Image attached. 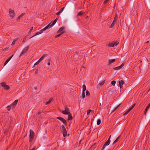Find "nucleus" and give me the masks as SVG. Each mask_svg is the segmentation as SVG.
Here are the masks:
<instances>
[{"instance_id": "f257e3e1", "label": "nucleus", "mask_w": 150, "mask_h": 150, "mask_svg": "<svg viewBox=\"0 0 150 150\" xmlns=\"http://www.w3.org/2000/svg\"><path fill=\"white\" fill-rule=\"evenodd\" d=\"M61 129L63 134L64 137H65L67 135V131L63 125L61 126Z\"/></svg>"}, {"instance_id": "f03ea898", "label": "nucleus", "mask_w": 150, "mask_h": 150, "mask_svg": "<svg viewBox=\"0 0 150 150\" xmlns=\"http://www.w3.org/2000/svg\"><path fill=\"white\" fill-rule=\"evenodd\" d=\"M62 112L63 113L66 115L69 114L70 113L69 112V109L67 106L65 107V110L62 111Z\"/></svg>"}, {"instance_id": "7ed1b4c3", "label": "nucleus", "mask_w": 150, "mask_h": 150, "mask_svg": "<svg viewBox=\"0 0 150 150\" xmlns=\"http://www.w3.org/2000/svg\"><path fill=\"white\" fill-rule=\"evenodd\" d=\"M29 46H27L26 47H25L23 50L22 52H21L20 55V57L23 54H25L28 50L29 49Z\"/></svg>"}, {"instance_id": "20e7f679", "label": "nucleus", "mask_w": 150, "mask_h": 150, "mask_svg": "<svg viewBox=\"0 0 150 150\" xmlns=\"http://www.w3.org/2000/svg\"><path fill=\"white\" fill-rule=\"evenodd\" d=\"M110 139H108V140L105 142V144L103 146L101 150H104L105 149L106 146H108L110 144Z\"/></svg>"}, {"instance_id": "39448f33", "label": "nucleus", "mask_w": 150, "mask_h": 150, "mask_svg": "<svg viewBox=\"0 0 150 150\" xmlns=\"http://www.w3.org/2000/svg\"><path fill=\"white\" fill-rule=\"evenodd\" d=\"M2 86L6 90L9 89L10 87L8 85H6L5 82H3L1 83Z\"/></svg>"}, {"instance_id": "423d86ee", "label": "nucleus", "mask_w": 150, "mask_h": 150, "mask_svg": "<svg viewBox=\"0 0 150 150\" xmlns=\"http://www.w3.org/2000/svg\"><path fill=\"white\" fill-rule=\"evenodd\" d=\"M18 102V100H16L13 103H12L11 105H9L8 107H12V108H15V105L17 104Z\"/></svg>"}, {"instance_id": "0eeeda50", "label": "nucleus", "mask_w": 150, "mask_h": 150, "mask_svg": "<svg viewBox=\"0 0 150 150\" xmlns=\"http://www.w3.org/2000/svg\"><path fill=\"white\" fill-rule=\"evenodd\" d=\"M9 13L11 17L13 18L14 16L15 13L13 10L11 9H10L9 10Z\"/></svg>"}, {"instance_id": "6e6552de", "label": "nucleus", "mask_w": 150, "mask_h": 150, "mask_svg": "<svg viewBox=\"0 0 150 150\" xmlns=\"http://www.w3.org/2000/svg\"><path fill=\"white\" fill-rule=\"evenodd\" d=\"M57 119H59L62 122H63L64 124H65L66 122V120H65L63 118L61 117H57Z\"/></svg>"}, {"instance_id": "1a4fd4ad", "label": "nucleus", "mask_w": 150, "mask_h": 150, "mask_svg": "<svg viewBox=\"0 0 150 150\" xmlns=\"http://www.w3.org/2000/svg\"><path fill=\"white\" fill-rule=\"evenodd\" d=\"M124 63H122L120 66L113 68V69L115 70H118L121 69L124 65Z\"/></svg>"}, {"instance_id": "9d476101", "label": "nucleus", "mask_w": 150, "mask_h": 150, "mask_svg": "<svg viewBox=\"0 0 150 150\" xmlns=\"http://www.w3.org/2000/svg\"><path fill=\"white\" fill-rule=\"evenodd\" d=\"M49 25H50V24H49L48 25H47L44 28H43L41 30H40V31L39 32L40 33V34H41L43 32V31L45 30L46 29L48 28Z\"/></svg>"}, {"instance_id": "9b49d317", "label": "nucleus", "mask_w": 150, "mask_h": 150, "mask_svg": "<svg viewBox=\"0 0 150 150\" xmlns=\"http://www.w3.org/2000/svg\"><path fill=\"white\" fill-rule=\"evenodd\" d=\"M30 138H33V136L34 134V133L33 131L31 129L30 130Z\"/></svg>"}, {"instance_id": "f8f14e48", "label": "nucleus", "mask_w": 150, "mask_h": 150, "mask_svg": "<svg viewBox=\"0 0 150 150\" xmlns=\"http://www.w3.org/2000/svg\"><path fill=\"white\" fill-rule=\"evenodd\" d=\"M115 60V59H109L108 61V64L110 65L112 63L114 62Z\"/></svg>"}, {"instance_id": "ddd939ff", "label": "nucleus", "mask_w": 150, "mask_h": 150, "mask_svg": "<svg viewBox=\"0 0 150 150\" xmlns=\"http://www.w3.org/2000/svg\"><path fill=\"white\" fill-rule=\"evenodd\" d=\"M119 84L120 87V88H121L122 85H123L124 83V82L123 80L119 81Z\"/></svg>"}, {"instance_id": "4468645a", "label": "nucleus", "mask_w": 150, "mask_h": 150, "mask_svg": "<svg viewBox=\"0 0 150 150\" xmlns=\"http://www.w3.org/2000/svg\"><path fill=\"white\" fill-rule=\"evenodd\" d=\"M13 55H12L9 59H7L6 60V61L4 63V66H5L9 61L11 59L12 57H13Z\"/></svg>"}, {"instance_id": "2eb2a0df", "label": "nucleus", "mask_w": 150, "mask_h": 150, "mask_svg": "<svg viewBox=\"0 0 150 150\" xmlns=\"http://www.w3.org/2000/svg\"><path fill=\"white\" fill-rule=\"evenodd\" d=\"M47 56V54H44L39 59V60L40 62L43 59V58L45 57H46Z\"/></svg>"}, {"instance_id": "dca6fc26", "label": "nucleus", "mask_w": 150, "mask_h": 150, "mask_svg": "<svg viewBox=\"0 0 150 150\" xmlns=\"http://www.w3.org/2000/svg\"><path fill=\"white\" fill-rule=\"evenodd\" d=\"M25 14V13H22L17 18V20H19Z\"/></svg>"}, {"instance_id": "f3484780", "label": "nucleus", "mask_w": 150, "mask_h": 150, "mask_svg": "<svg viewBox=\"0 0 150 150\" xmlns=\"http://www.w3.org/2000/svg\"><path fill=\"white\" fill-rule=\"evenodd\" d=\"M86 89V85L85 84H84L83 85V92H85Z\"/></svg>"}, {"instance_id": "a211bd4d", "label": "nucleus", "mask_w": 150, "mask_h": 150, "mask_svg": "<svg viewBox=\"0 0 150 150\" xmlns=\"http://www.w3.org/2000/svg\"><path fill=\"white\" fill-rule=\"evenodd\" d=\"M68 120H72V117L70 113L69 114H68Z\"/></svg>"}, {"instance_id": "6ab92c4d", "label": "nucleus", "mask_w": 150, "mask_h": 150, "mask_svg": "<svg viewBox=\"0 0 150 150\" xmlns=\"http://www.w3.org/2000/svg\"><path fill=\"white\" fill-rule=\"evenodd\" d=\"M120 135L116 139V140L114 141V142H113V143H112V145H113L114 144H115V143L116 142H117L118 140V139H119L120 138Z\"/></svg>"}, {"instance_id": "aec40b11", "label": "nucleus", "mask_w": 150, "mask_h": 150, "mask_svg": "<svg viewBox=\"0 0 150 150\" xmlns=\"http://www.w3.org/2000/svg\"><path fill=\"white\" fill-rule=\"evenodd\" d=\"M150 107V103L146 107V108L145 110V111H144V114H146V113L148 109Z\"/></svg>"}, {"instance_id": "412c9836", "label": "nucleus", "mask_w": 150, "mask_h": 150, "mask_svg": "<svg viewBox=\"0 0 150 150\" xmlns=\"http://www.w3.org/2000/svg\"><path fill=\"white\" fill-rule=\"evenodd\" d=\"M108 46L110 47H113L115 46V44H114L113 42L111 43L110 44H109Z\"/></svg>"}, {"instance_id": "4be33fe9", "label": "nucleus", "mask_w": 150, "mask_h": 150, "mask_svg": "<svg viewBox=\"0 0 150 150\" xmlns=\"http://www.w3.org/2000/svg\"><path fill=\"white\" fill-rule=\"evenodd\" d=\"M18 38H17L15 39L12 42V44H11V45H14V44H15L16 42L18 40Z\"/></svg>"}, {"instance_id": "5701e85b", "label": "nucleus", "mask_w": 150, "mask_h": 150, "mask_svg": "<svg viewBox=\"0 0 150 150\" xmlns=\"http://www.w3.org/2000/svg\"><path fill=\"white\" fill-rule=\"evenodd\" d=\"M131 110V107L124 114V115H126L128 112Z\"/></svg>"}, {"instance_id": "b1692460", "label": "nucleus", "mask_w": 150, "mask_h": 150, "mask_svg": "<svg viewBox=\"0 0 150 150\" xmlns=\"http://www.w3.org/2000/svg\"><path fill=\"white\" fill-rule=\"evenodd\" d=\"M64 27H62L61 28H60L59 29V30H58L57 32L58 33H59L60 32L62 31L64 29Z\"/></svg>"}, {"instance_id": "393cba45", "label": "nucleus", "mask_w": 150, "mask_h": 150, "mask_svg": "<svg viewBox=\"0 0 150 150\" xmlns=\"http://www.w3.org/2000/svg\"><path fill=\"white\" fill-rule=\"evenodd\" d=\"M101 123V120L100 119H98L97 120V125H99Z\"/></svg>"}, {"instance_id": "a878e982", "label": "nucleus", "mask_w": 150, "mask_h": 150, "mask_svg": "<svg viewBox=\"0 0 150 150\" xmlns=\"http://www.w3.org/2000/svg\"><path fill=\"white\" fill-rule=\"evenodd\" d=\"M55 23H56L54 21L51 25L50 26H49V28L52 27Z\"/></svg>"}, {"instance_id": "bb28decb", "label": "nucleus", "mask_w": 150, "mask_h": 150, "mask_svg": "<svg viewBox=\"0 0 150 150\" xmlns=\"http://www.w3.org/2000/svg\"><path fill=\"white\" fill-rule=\"evenodd\" d=\"M52 100V99H50L49 101L47 102L45 104L47 105H48V104H49L51 102Z\"/></svg>"}, {"instance_id": "cd10ccee", "label": "nucleus", "mask_w": 150, "mask_h": 150, "mask_svg": "<svg viewBox=\"0 0 150 150\" xmlns=\"http://www.w3.org/2000/svg\"><path fill=\"white\" fill-rule=\"evenodd\" d=\"M115 23L112 22V23L111 24V25L110 26V28H112L114 25L115 24Z\"/></svg>"}, {"instance_id": "c85d7f7f", "label": "nucleus", "mask_w": 150, "mask_h": 150, "mask_svg": "<svg viewBox=\"0 0 150 150\" xmlns=\"http://www.w3.org/2000/svg\"><path fill=\"white\" fill-rule=\"evenodd\" d=\"M105 80H104L103 81L100 82L99 83V85L100 86H102L103 85L104 83L105 82Z\"/></svg>"}, {"instance_id": "c756f323", "label": "nucleus", "mask_w": 150, "mask_h": 150, "mask_svg": "<svg viewBox=\"0 0 150 150\" xmlns=\"http://www.w3.org/2000/svg\"><path fill=\"white\" fill-rule=\"evenodd\" d=\"M85 96V92H82V95L81 98H84Z\"/></svg>"}, {"instance_id": "7c9ffc66", "label": "nucleus", "mask_w": 150, "mask_h": 150, "mask_svg": "<svg viewBox=\"0 0 150 150\" xmlns=\"http://www.w3.org/2000/svg\"><path fill=\"white\" fill-rule=\"evenodd\" d=\"M115 83H116V81H113L111 82V84H112V85H113L114 86L115 85Z\"/></svg>"}, {"instance_id": "2f4dec72", "label": "nucleus", "mask_w": 150, "mask_h": 150, "mask_svg": "<svg viewBox=\"0 0 150 150\" xmlns=\"http://www.w3.org/2000/svg\"><path fill=\"white\" fill-rule=\"evenodd\" d=\"M120 105V104L118 105L116 107H115L114 109L113 110L112 112H113L115 111Z\"/></svg>"}, {"instance_id": "473e14b6", "label": "nucleus", "mask_w": 150, "mask_h": 150, "mask_svg": "<svg viewBox=\"0 0 150 150\" xmlns=\"http://www.w3.org/2000/svg\"><path fill=\"white\" fill-rule=\"evenodd\" d=\"M90 95V93L87 90L86 91V95L87 96H89Z\"/></svg>"}, {"instance_id": "72a5a7b5", "label": "nucleus", "mask_w": 150, "mask_h": 150, "mask_svg": "<svg viewBox=\"0 0 150 150\" xmlns=\"http://www.w3.org/2000/svg\"><path fill=\"white\" fill-rule=\"evenodd\" d=\"M92 111V110H88L87 112V114L88 115L89 114L90 112Z\"/></svg>"}, {"instance_id": "f704fd0d", "label": "nucleus", "mask_w": 150, "mask_h": 150, "mask_svg": "<svg viewBox=\"0 0 150 150\" xmlns=\"http://www.w3.org/2000/svg\"><path fill=\"white\" fill-rule=\"evenodd\" d=\"M9 106L7 107L6 108H8V110L9 111L10 110L11 108H12V107H8Z\"/></svg>"}, {"instance_id": "c9c22d12", "label": "nucleus", "mask_w": 150, "mask_h": 150, "mask_svg": "<svg viewBox=\"0 0 150 150\" xmlns=\"http://www.w3.org/2000/svg\"><path fill=\"white\" fill-rule=\"evenodd\" d=\"M40 62V61H39V60H38V61H37V62H36L34 64V66L35 65H36L37 64H38L39 63V62Z\"/></svg>"}, {"instance_id": "e433bc0d", "label": "nucleus", "mask_w": 150, "mask_h": 150, "mask_svg": "<svg viewBox=\"0 0 150 150\" xmlns=\"http://www.w3.org/2000/svg\"><path fill=\"white\" fill-rule=\"evenodd\" d=\"M114 43V44H115V45H118V44L119 43L118 42H117V41L115 42H113Z\"/></svg>"}, {"instance_id": "4c0bfd02", "label": "nucleus", "mask_w": 150, "mask_h": 150, "mask_svg": "<svg viewBox=\"0 0 150 150\" xmlns=\"http://www.w3.org/2000/svg\"><path fill=\"white\" fill-rule=\"evenodd\" d=\"M83 14V12L81 11L80 12H79L78 14V16H81V15L82 14Z\"/></svg>"}, {"instance_id": "58836bf2", "label": "nucleus", "mask_w": 150, "mask_h": 150, "mask_svg": "<svg viewBox=\"0 0 150 150\" xmlns=\"http://www.w3.org/2000/svg\"><path fill=\"white\" fill-rule=\"evenodd\" d=\"M116 21H117V19L115 17L114 18V20L113 21V22L115 23V22H116Z\"/></svg>"}, {"instance_id": "ea45409f", "label": "nucleus", "mask_w": 150, "mask_h": 150, "mask_svg": "<svg viewBox=\"0 0 150 150\" xmlns=\"http://www.w3.org/2000/svg\"><path fill=\"white\" fill-rule=\"evenodd\" d=\"M26 37H25V38H24V39L23 40V42H25V41H26Z\"/></svg>"}, {"instance_id": "a19ab883", "label": "nucleus", "mask_w": 150, "mask_h": 150, "mask_svg": "<svg viewBox=\"0 0 150 150\" xmlns=\"http://www.w3.org/2000/svg\"><path fill=\"white\" fill-rule=\"evenodd\" d=\"M33 27H32L31 28L30 30V31L29 32V33H28L29 34L32 31V30H33Z\"/></svg>"}, {"instance_id": "79ce46f5", "label": "nucleus", "mask_w": 150, "mask_h": 150, "mask_svg": "<svg viewBox=\"0 0 150 150\" xmlns=\"http://www.w3.org/2000/svg\"><path fill=\"white\" fill-rule=\"evenodd\" d=\"M109 0H105V1H104V4H105L106 3H107V2H108V1H109Z\"/></svg>"}, {"instance_id": "37998d69", "label": "nucleus", "mask_w": 150, "mask_h": 150, "mask_svg": "<svg viewBox=\"0 0 150 150\" xmlns=\"http://www.w3.org/2000/svg\"><path fill=\"white\" fill-rule=\"evenodd\" d=\"M60 36H61V35H60V34H58V35H57V36H55V38H58V37H60Z\"/></svg>"}, {"instance_id": "c03bdc74", "label": "nucleus", "mask_w": 150, "mask_h": 150, "mask_svg": "<svg viewBox=\"0 0 150 150\" xmlns=\"http://www.w3.org/2000/svg\"><path fill=\"white\" fill-rule=\"evenodd\" d=\"M37 88V87L36 86H35L34 87V89L35 90H36Z\"/></svg>"}, {"instance_id": "a18cd8bd", "label": "nucleus", "mask_w": 150, "mask_h": 150, "mask_svg": "<svg viewBox=\"0 0 150 150\" xmlns=\"http://www.w3.org/2000/svg\"><path fill=\"white\" fill-rule=\"evenodd\" d=\"M135 103H134L133 105L132 106V109L134 108V107L135 106Z\"/></svg>"}, {"instance_id": "49530a36", "label": "nucleus", "mask_w": 150, "mask_h": 150, "mask_svg": "<svg viewBox=\"0 0 150 150\" xmlns=\"http://www.w3.org/2000/svg\"><path fill=\"white\" fill-rule=\"evenodd\" d=\"M57 20H58L57 18H56L54 21V22L56 23Z\"/></svg>"}, {"instance_id": "de8ad7c7", "label": "nucleus", "mask_w": 150, "mask_h": 150, "mask_svg": "<svg viewBox=\"0 0 150 150\" xmlns=\"http://www.w3.org/2000/svg\"><path fill=\"white\" fill-rule=\"evenodd\" d=\"M59 12H58L57 13H56V14L57 15H58L60 13Z\"/></svg>"}, {"instance_id": "09e8293b", "label": "nucleus", "mask_w": 150, "mask_h": 150, "mask_svg": "<svg viewBox=\"0 0 150 150\" xmlns=\"http://www.w3.org/2000/svg\"><path fill=\"white\" fill-rule=\"evenodd\" d=\"M59 12H58L57 13H56V14L57 15H58L60 13Z\"/></svg>"}, {"instance_id": "8fccbe9b", "label": "nucleus", "mask_w": 150, "mask_h": 150, "mask_svg": "<svg viewBox=\"0 0 150 150\" xmlns=\"http://www.w3.org/2000/svg\"><path fill=\"white\" fill-rule=\"evenodd\" d=\"M37 35H38L37 34V33L33 36H32V37H31L30 38H33V37H34Z\"/></svg>"}, {"instance_id": "3c124183", "label": "nucleus", "mask_w": 150, "mask_h": 150, "mask_svg": "<svg viewBox=\"0 0 150 150\" xmlns=\"http://www.w3.org/2000/svg\"><path fill=\"white\" fill-rule=\"evenodd\" d=\"M32 139H33V138H30V142H32Z\"/></svg>"}, {"instance_id": "603ef678", "label": "nucleus", "mask_w": 150, "mask_h": 150, "mask_svg": "<svg viewBox=\"0 0 150 150\" xmlns=\"http://www.w3.org/2000/svg\"><path fill=\"white\" fill-rule=\"evenodd\" d=\"M38 70L37 69L36 71H35V74H37V73H38Z\"/></svg>"}, {"instance_id": "864d4df0", "label": "nucleus", "mask_w": 150, "mask_h": 150, "mask_svg": "<svg viewBox=\"0 0 150 150\" xmlns=\"http://www.w3.org/2000/svg\"><path fill=\"white\" fill-rule=\"evenodd\" d=\"M37 34L38 35H39L40 34V33L39 32H38L37 33Z\"/></svg>"}, {"instance_id": "5fc2aeb1", "label": "nucleus", "mask_w": 150, "mask_h": 150, "mask_svg": "<svg viewBox=\"0 0 150 150\" xmlns=\"http://www.w3.org/2000/svg\"><path fill=\"white\" fill-rule=\"evenodd\" d=\"M64 7H63V8L61 9L60 10H61V11H62L64 9Z\"/></svg>"}, {"instance_id": "6e6d98bb", "label": "nucleus", "mask_w": 150, "mask_h": 150, "mask_svg": "<svg viewBox=\"0 0 150 150\" xmlns=\"http://www.w3.org/2000/svg\"><path fill=\"white\" fill-rule=\"evenodd\" d=\"M103 101H101V103H100V106L103 103Z\"/></svg>"}, {"instance_id": "4d7b16f0", "label": "nucleus", "mask_w": 150, "mask_h": 150, "mask_svg": "<svg viewBox=\"0 0 150 150\" xmlns=\"http://www.w3.org/2000/svg\"><path fill=\"white\" fill-rule=\"evenodd\" d=\"M64 33V32H61L60 34V35H61L62 34Z\"/></svg>"}, {"instance_id": "13d9d810", "label": "nucleus", "mask_w": 150, "mask_h": 150, "mask_svg": "<svg viewBox=\"0 0 150 150\" xmlns=\"http://www.w3.org/2000/svg\"><path fill=\"white\" fill-rule=\"evenodd\" d=\"M47 64H48V65H50V62H48V63H47Z\"/></svg>"}, {"instance_id": "bf43d9fd", "label": "nucleus", "mask_w": 150, "mask_h": 150, "mask_svg": "<svg viewBox=\"0 0 150 150\" xmlns=\"http://www.w3.org/2000/svg\"><path fill=\"white\" fill-rule=\"evenodd\" d=\"M111 137V135H110L108 139H110V137Z\"/></svg>"}, {"instance_id": "052dcab7", "label": "nucleus", "mask_w": 150, "mask_h": 150, "mask_svg": "<svg viewBox=\"0 0 150 150\" xmlns=\"http://www.w3.org/2000/svg\"><path fill=\"white\" fill-rule=\"evenodd\" d=\"M59 12H60L59 13H61L62 12V11L60 9Z\"/></svg>"}, {"instance_id": "680f3d73", "label": "nucleus", "mask_w": 150, "mask_h": 150, "mask_svg": "<svg viewBox=\"0 0 150 150\" xmlns=\"http://www.w3.org/2000/svg\"><path fill=\"white\" fill-rule=\"evenodd\" d=\"M41 113V112L39 111L38 112V115H40Z\"/></svg>"}, {"instance_id": "e2e57ef3", "label": "nucleus", "mask_w": 150, "mask_h": 150, "mask_svg": "<svg viewBox=\"0 0 150 150\" xmlns=\"http://www.w3.org/2000/svg\"><path fill=\"white\" fill-rule=\"evenodd\" d=\"M81 141H80V142L79 143H81Z\"/></svg>"}, {"instance_id": "0e129e2a", "label": "nucleus", "mask_w": 150, "mask_h": 150, "mask_svg": "<svg viewBox=\"0 0 150 150\" xmlns=\"http://www.w3.org/2000/svg\"><path fill=\"white\" fill-rule=\"evenodd\" d=\"M149 42V41H148L146 42Z\"/></svg>"}, {"instance_id": "69168bd1", "label": "nucleus", "mask_w": 150, "mask_h": 150, "mask_svg": "<svg viewBox=\"0 0 150 150\" xmlns=\"http://www.w3.org/2000/svg\"><path fill=\"white\" fill-rule=\"evenodd\" d=\"M117 16V15H116V17Z\"/></svg>"}]
</instances>
